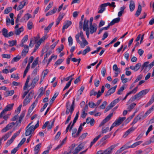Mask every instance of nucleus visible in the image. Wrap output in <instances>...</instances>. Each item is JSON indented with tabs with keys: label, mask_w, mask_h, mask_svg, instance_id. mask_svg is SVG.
Wrapping results in <instances>:
<instances>
[{
	"label": "nucleus",
	"mask_w": 154,
	"mask_h": 154,
	"mask_svg": "<svg viewBox=\"0 0 154 154\" xmlns=\"http://www.w3.org/2000/svg\"><path fill=\"white\" fill-rule=\"evenodd\" d=\"M24 49L23 50L22 52V55L23 56H25L28 53L29 51V49L27 45L24 46Z\"/></svg>",
	"instance_id": "nucleus-30"
},
{
	"label": "nucleus",
	"mask_w": 154,
	"mask_h": 154,
	"mask_svg": "<svg viewBox=\"0 0 154 154\" xmlns=\"http://www.w3.org/2000/svg\"><path fill=\"white\" fill-rule=\"evenodd\" d=\"M101 136V134H100L95 137L91 142L90 147H91L98 140V139Z\"/></svg>",
	"instance_id": "nucleus-41"
},
{
	"label": "nucleus",
	"mask_w": 154,
	"mask_h": 154,
	"mask_svg": "<svg viewBox=\"0 0 154 154\" xmlns=\"http://www.w3.org/2000/svg\"><path fill=\"white\" fill-rule=\"evenodd\" d=\"M14 93V91L13 90L11 91H7L5 94V95L6 97L12 96Z\"/></svg>",
	"instance_id": "nucleus-40"
},
{
	"label": "nucleus",
	"mask_w": 154,
	"mask_h": 154,
	"mask_svg": "<svg viewBox=\"0 0 154 154\" xmlns=\"http://www.w3.org/2000/svg\"><path fill=\"white\" fill-rule=\"evenodd\" d=\"M109 129V126L103 127L101 129V133L102 134H105L107 132Z\"/></svg>",
	"instance_id": "nucleus-43"
},
{
	"label": "nucleus",
	"mask_w": 154,
	"mask_h": 154,
	"mask_svg": "<svg viewBox=\"0 0 154 154\" xmlns=\"http://www.w3.org/2000/svg\"><path fill=\"white\" fill-rule=\"evenodd\" d=\"M126 8V7L123 6L121 7L120 9V11L118 12V16L119 17H120L122 16V14L124 12V10Z\"/></svg>",
	"instance_id": "nucleus-39"
},
{
	"label": "nucleus",
	"mask_w": 154,
	"mask_h": 154,
	"mask_svg": "<svg viewBox=\"0 0 154 154\" xmlns=\"http://www.w3.org/2000/svg\"><path fill=\"white\" fill-rule=\"evenodd\" d=\"M38 57H37L31 65V68H34L38 64Z\"/></svg>",
	"instance_id": "nucleus-42"
},
{
	"label": "nucleus",
	"mask_w": 154,
	"mask_h": 154,
	"mask_svg": "<svg viewBox=\"0 0 154 154\" xmlns=\"http://www.w3.org/2000/svg\"><path fill=\"white\" fill-rule=\"evenodd\" d=\"M84 144L83 143L80 144L75 149L73 154H77L83 148Z\"/></svg>",
	"instance_id": "nucleus-10"
},
{
	"label": "nucleus",
	"mask_w": 154,
	"mask_h": 154,
	"mask_svg": "<svg viewBox=\"0 0 154 154\" xmlns=\"http://www.w3.org/2000/svg\"><path fill=\"white\" fill-rule=\"evenodd\" d=\"M30 66H29V64H28L24 72L23 75V77H24L26 76L27 73L28 72Z\"/></svg>",
	"instance_id": "nucleus-57"
},
{
	"label": "nucleus",
	"mask_w": 154,
	"mask_h": 154,
	"mask_svg": "<svg viewBox=\"0 0 154 154\" xmlns=\"http://www.w3.org/2000/svg\"><path fill=\"white\" fill-rule=\"evenodd\" d=\"M136 128L134 127H131L128 129L124 134L123 135L124 138H125L127 137L131 132L134 131Z\"/></svg>",
	"instance_id": "nucleus-19"
},
{
	"label": "nucleus",
	"mask_w": 154,
	"mask_h": 154,
	"mask_svg": "<svg viewBox=\"0 0 154 154\" xmlns=\"http://www.w3.org/2000/svg\"><path fill=\"white\" fill-rule=\"evenodd\" d=\"M107 105V102L106 101H104L103 102L102 104L99 107V108L101 109H104Z\"/></svg>",
	"instance_id": "nucleus-61"
},
{
	"label": "nucleus",
	"mask_w": 154,
	"mask_h": 154,
	"mask_svg": "<svg viewBox=\"0 0 154 154\" xmlns=\"http://www.w3.org/2000/svg\"><path fill=\"white\" fill-rule=\"evenodd\" d=\"M57 56L56 55H54V54L52 55L51 57L48 60L47 65H48L49 64L52 59H54L55 60L57 59Z\"/></svg>",
	"instance_id": "nucleus-58"
},
{
	"label": "nucleus",
	"mask_w": 154,
	"mask_h": 154,
	"mask_svg": "<svg viewBox=\"0 0 154 154\" xmlns=\"http://www.w3.org/2000/svg\"><path fill=\"white\" fill-rule=\"evenodd\" d=\"M120 20V18L119 17L113 19L109 23L111 25H112L116 23L119 22Z\"/></svg>",
	"instance_id": "nucleus-38"
},
{
	"label": "nucleus",
	"mask_w": 154,
	"mask_h": 154,
	"mask_svg": "<svg viewBox=\"0 0 154 154\" xmlns=\"http://www.w3.org/2000/svg\"><path fill=\"white\" fill-rule=\"evenodd\" d=\"M141 6L140 5H139L138 7L137 10L135 14V15L137 17H138L141 13Z\"/></svg>",
	"instance_id": "nucleus-44"
},
{
	"label": "nucleus",
	"mask_w": 154,
	"mask_h": 154,
	"mask_svg": "<svg viewBox=\"0 0 154 154\" xmlns=\"http://www.w3.org/2000/svg\"><path fill=\"white\" fill-rule=\"evenodd\" d=\"M14 104H10L7 105L3 110L6 113L7 111L11 110L14 106Z\"/></svg>",
	"instance_id": "nucleus-20"
},
{
	"label": "nucleus",
	"mask_w": 154,
	"mask_h": 154,
	"mask_svg": "<svg viewBox=\"0 0 154 154\" xmlns=\"http://www.w3.org/2000/svg\"><path fill=\"white\" fill-rule=\"evenodd\" d=\"M110 135L109 134H107L105 135L103 137H102L100 140V142H103V143L100 145V146H103L106 144V142L104 141L107 138H109L110 137Z\"/></svg>",
	"instance_id": "nucleus-27"
},
{
	"label": "nucleus",
	"mask_w": 154,
	"mask_h": 154,
	"mask_svg": "<svg viewBox=\"0 0 154 154\" xmlns=\"http://www.w3.org/2000/svg\"><path fill=\"white\" fill-rule=\"evenodd\" d=\"M9 44V46L11 47L17 44V41L16 40H13L11 41H9L8 42Z\"/></svg>",
	"instance_id": "nucleus-55"
},
{
	"label": "nucleus",
	"mask_w": 154,
	"mask_h": 154,
	"mask_svg": "<svg viewBox=\"0 0 154 154\" xmlns=\"http://www.w3.org/2000/svg\"><path fill=\"white\" fill-rule=\"evenodd\" d=\"M21 56L17 55L16 57H14L12 60V62H16L18 61L21 58Z\"/></svg>",
	"instance_id": "nucleus-52"
},
{
	"label": "nucleus",
	"mask_w": 154,
	"mask_h": 154,
	"mask_svg": "<svg viewBox=\"0 0 154 154\" xmlns=\"http://www.w3.org/2000/svg\"><path fill=\"white\" fill-rule=\"evenodd\" d=\"M74 99L72 103V104L70 106V102L68 101L67 102L66 104V114H68L69 113H70L71 115H72L73 110H74Z\"/></svg>",
	"instance_id": "nucleus-2"
},
{
	"label": "nucleus",
	"mask_w": 154,
	"mask_h": 154,
	"mask_svg": "<svg viewBox=\"0 0 154 154\" xmlns=\"http://www.w3.org/2000/svg\"><path fill=\"white\" fill-rule=\"evenodd\" d=\"M30 94H29L28 96H27L26 98L24 100L23 103V106H26L27 104H28L30 102V100L31 98H30Z\"/></svg>",
	"instance_id": "nucleus-22"
},
{
	"label": "nucleus",
	"mask_w": 154,
	"mask_h": 154,
	"mask_svg": "<svg viewBox=\"0 0 154 154\" xmlns=\"http://www.w3.org/2000/svg\"><path fill=\"white\" fill-rule=\"evenodd\" d=\"M77 39L78 40L77 41V42L80 45V47L82 48H84L85 46L87 45L88 44V42L85 39L82 40V41H80L79 39H78V38Z\"/></svg>",
	"instance_id": "nucleus-7"
},
{
	"label": "nucleus",
	"mask_w": 154,
	"mask_h": 154,
	"mask_svg": "<svg viewBox=\"0 0 154 154\" xmlns=\"http://www.w3.org/2000/svg\"><path fill=\"white\" fill-rule=\"evenodd\" d=\"M76 131L77 129L75 128H73L72 130V135L73 137H78L77 133L76 134H75Z\"/></svg>",
	"instance_id": "nucleus-47"
},
{
	"label": "nucleus",
	"mask_w": 154,
	"mask_h": 154,
	"mask_svg": "<svg viewBox=\"0 0 154 154\" xmlns=\"http://www.w3.org/2000/svg\"><path fill=\"white\" fill-rule=\"evenodd\" d=\"M149 89H147L141 91L136 95L139 100L140 99L149 91Z\"/></svg>",
	"instance_id": "nucleus-4"
},
{
	"label": "nucleus",
	"mask_w": 154,
	"mask_h": 154,
	"mask_svg": "<svg viewBox=\"0 0 154 154\" xmlns=\"http://www.w3.org/2000/svg\"><path fill=\"white\" fill-rule=\"evenodd\" d=\"M23 30V27H21L20 28L15 30V33L16 35H19Z\"/></svg>",
	"instance_id": "nucleus-45"
},
{
	"label": "nucleus",
	"mask_w": 154,
	"mask_h": 154,
	"mask_svg": "<svg viewBox=\"0 0 154 154\" xmlns=\"http://www.w3.org/2000/svg\"><path fill=\"white\" fill-rule=\"evenodd\" d=\"M63 60L62 59H60L58 60L54 64V65L57 67L59 65H60L63 61Z\"/></svg>",
	"instance_id": "nucleus-53"
},
{
	"label": "nucleus",
	"mask_w": 154,
	"mask_h": 154,
	"mask_svg": "<svg viewBox=\"0 0 154 154\" xmlns=\"http://www.w3.org/2000/svg\"><path fill=\"white\" fill-rule=\"evenodd\" d=\"M117 146V144L112 145L103 151L104 154H111L112 152V150Z\"/></svg>",
	"instance_id": "nucleus-6"
},
{
	"label": "nucleus",
	"mask_w": 154,
	"mask_h": 154,
	"mask_svg": "<svg viewBox=\"0 0 154 154\" xmlns=\"http://www.w3.org/2000/svg\"><path fill=\"white\" fill-rule=\"evenodd\" d=\"M3 35L5 37L7 38L8 34V31L5 28H3L2 30Z\"/></svg>",
	"instance_id": "nucleus-54"
},
{
	"label": "nucleus",
	"mask_w": 154,
	"mask_h": 154,
	"mask_svg": "<svg viewBox=\"0 0 154 154\" xmlns=\"http://www.w3.org/2000/svg\"><path fill=\"white\" fill-rule=\"evenodd\" d=\"M29 79H30V76H28L27 77V79L26 80V82H25V85L23 87V89L24 90H26L27 88H28L30 87L29 85H28V83L29 82Z\"/></svg>",
	"instance_id": "nucleus-35"
},
{
	"label": "nucleus",
	"mask_w": 154,
	"mask_h": 154,
	"mask_svg": "<svg viewBox=\"0 0 154 154\" xmlns=\"http://www.w3.org/2000/svg\"><path fill=\"white\" fill-rule=\"evenodd\" d=\"M14 14L13 13H11L9 14V16L11 18V23L12 25H14Z\"/></svg>",
	"instance_id": "nucleus-56"
},
{
	"label": "nucleus",
	"mask_w": 154,
	"mask_h": 154,
	"mask_svg": "<svg viewBox=\"0 0 154 154\" xmlns=\"http://www.w3.org/2000/svg\"><path fill=\"white\" fill-rule=\"evenodd\" d=\"M143 142L142 141H139L137 142H136L133 143L131 145L129 146L128 147V148H134L137 146L138 145H140L141 143Z\"/></svg>",
	"instance_id": "nucleus-37"
},
{
	"label": "nucleus",
	"mask_w": 154,
	"mask_h": 154,
	"mask_svg": "<svg viewBox=\"0 0 154 154\" xmlns=\"http://www.w3.org/2000/svg\"><path fill=\"white\" fill-rule=\"evenodd\" d=\"M154 110V105H152L145 113L146 115L147 116L152 111Z\"/></svg>",
	"instance_id": "nucleus-46"
},
{
	"label": "nucleus",
	"mask_w": 154,
	"mask_h": 154,
	"mask_svg": "<svg viewBox=\"0 0 154 154\" xmlns=\"http://www.w3.org/2000/svg\"><path fill=\"white\" fill-rule=\"evenodd\" d=\"M135 4L134 2L132 0H131L130 1V5L129 8L130 11H133L134 9L135 8Z\"/></svg>",
	"instance_id": "nucleus-21"
},
{
	"label": "nucleus",
	"mask_w": 154,
	"mask_h": 154,
	"mask_svg": "<svg viewBox=\"0 0 154 154\" xmlns=\"http://www.w3.org/2000/svg\"><path fill=\"white\" fill-rule=\"evenodd\" d=\"M125 75L124 74H123L121 78L122 82L124 84L126 83L128 81V79L125 78Z\"/></svg>",
	"instance_id": "nucleus-51"
},
{
	"label": "nucleus",
	"mask_w": 154,
	"mask_h": 154,
	"mask_svg": "<svg viewBox=\"0 0 154 154\" xmlns=\"http://www.w3.org/2000/svg\"><path fill=\"white\" fill-rule=\"evenodd\" d=\"M21 131V129L20 128L17 132L14 134L10 140L7 141V145L8 146L10 145L13 142L15 138L19 134Z\"/></svg>",
	"instance_id": "nucleus-3"
},
{
	"label": "nucleus",
	"mask_w": 154,
	"mask_h": 154,
	"mask_svg": "<svg viewBox=\"0 0 154 154\" xmlns=\"http://www.w3.org/2000/svg\"><path fill=\"white\" fill-rule=\"evenodd\" d=\"M141 64L140 63H137L135 66H130V68L131 70L134 71H137L140 68Z\"/></svg>",
	"instance_id": "nucleus-14"
},
{
	"label": "nucleus",
	"mask_w": 154,
	"mask_h": 154,
	"mask_svg": "<svg viewBox=\"0 0 154 154\" xmlns=\"http://www.w3.org/2000/svg\"><path fill=\"white\" fill-rule=\"evenodd\" d=\"M91 49L89 46H87L86 48L83 50L82 52V55H85L87 53L90 51Z\"/></svg>",
	"instance_id": "nucleus-50"
},
{
	"label": "nucleus",
	"mask_w": 154,
	"mask_h": 154,
	"mask_svg": "<svg viewBox=\"0 0 154 154\" xmlns=\"http://www.w3.org/2000/svg\"><path fill=\"white\" fill-rule=\"evenodd\" d=\"M105 90V87L104 86L102 87L101 89V91L100 90L98 92H97V97L98 98L104 92Z\"/></svg>",
	"instance_id": "nucleus-34"
},
{
	"label": "nucleus",
	"mask_w": 154,
	"mask_h": 154,
	"mask_svg": "<svg viewBox=\"0 0 154 154\" xmlns=\"http://www.w3.org/2000/svg\"><path fill=\"white\" fill-rule=\"evenodd\" d=\"M104 6L103 4L100 5V8L98 11V13H102L105 10V7Z\"/></svg>",
	"instance_id": "nucleus-49"
},
{
	"label": "nucleus",
	"mask_w": 154,
	"mask_h": 154,
	"mask_svg": "<svg viewBox=\"0 0 154 154\" xmlns=\"http://www.w3.org/2000/svg\"><path fill=\"white\" fill-rule=\"evenodd\" d=\"M28 3V1L27 0H25L22 2H21L20 5L17 8V10L19 11L21 9L23 8Z\"/></svg>",
	"instance_id": "nucleus-11"
},
{
	"label": "nucleus",
	"mask_w": 154,
	"mask_h": 154,
	"mask_svg": "<svg viewBox=\"0 0 154 154\" xmlns=\"http://www.w3.org/2000/svg\"><path fill=\"white\" fill-rule=\"evenodd\" d=\"M45 91V89L43 87H41L39 90V91L40 92L39 94L38 95V97H41L42 95L44 93V91Z\"/></svg>",
	"instance_id": "nucleus-48"
},
{
	"label": "nucleus",
	"mask_w": 154,
	"mask_h": 154,
	"mask_svg": "<svg viewBox=\"0 0 154 154\" xmlns=\"http://www.w3.org/2000/svg\"><path fill=\"white\" fill-rule=\"evenodd\" d=\"M32 123V122H31L29 123L28 126L26 127V130L25 133V135L26 136L30 135V137H31L32 134L34 132L35 130L39 126V121L38 119L37 120V123L35 126L32 125L29 127V126Z\"/></svg>",
	"instance_id": "nucleus-1"
},
{
	"label": "nucleus",
	"mask_w": 154,
	"mask_h": 154,
	"mask_svg": "<svg viewBox=\"0 0 154 154\" xmlns=\"http://www.w3.org/2000/svg\"><path fill=\"white\" fill-rule=\"evenodd\" d=\"M27 28L29 29H31L33 27V23L32 22L30 21H29L27 23Z\"/></svg>",
	"instance_id": "nucleus-63"
},
{
	"label": "nucleus",
	"mask_w": 154,
	"mask_h": 154,
	"mask_svg": "<svg viewBox=\"0 0 154 154\" xmlns=\"http://www.w3.org/2000/svg\"><path fill=\"white\" fill-rule=\"evenodd\" d=\"M11 132H9L5 134L4 136H3L2 138L0 139V140L1 142L3 140H4V141L6 140L10 136L11 134Z\"/></svg>",
	"instance_id": "nucleus-28"
},
{
	"label": "nucleus",
	"mask_w": 154,
	"mask_h": 154,
	"mask_svg": "<svg viewBox=\"0 0 154 154\" xmlns=\"http://www.w3.org/2000/svg\"><path fill=\"white\" fill-rule=\"evenodd\" d=\"M72 24L70 21H67L65 22V24L63 25L62 29V32H63L65 29H67Z\"/></svg>",
	"instance_id": "nucleus-18"
},
{
	"label": "nucleus",
	"mask_w": 154,
	"mask_h": 154,
	"mask_svg": "<svg viewBox=\"0 0 154 154\" xmlns=\"http://www.w3.org/2000/svg\"><path fill=\"white\" fill-rule=\"evenodd\" d=\"M137 116L138 119H139V120H140L144 119L147 116H146V114L145 113L144 115L143 114H140L138 115Z\"/></svg>",
	"instance_id": "nucleus-59"
},
{
	"label": "nucleus",
	"mask_w": 154,
	"mask_h": 154,
	"mask_svg": "<svg viewBox=\"0 0 154 154\" xmlns=\"http://www.w3.org/2000/svg\"><path fill=\"white\" fill-rule=\"evenodd\" d=\"M154 102V99L151 97L149 101L147 103L145 106V107H147L152 104Z\"/></svg>",
	"instance_id": "nucleus-64"
},
{
	"label": "nucleus",
	"mask_w": 154,
	"mask_h": 154,
	"mask_svg": "<svg viewBox=\"0 0 154 154\" xmlns=\"http://www.w3.org/2000/svg\"><path fill=\"white\" fill-rule=\"evenodd\" d=\"M136 105V104L135 103H132L128 106L127 109H128V111H130L131 109L134 107Z\"/></svg>",
	"instance_id": "nucleus-62"
},
{
	"label": "nucleus",
	"mask_w": 154,
	"mask_h": 154,
	"mask_svg": "<svg viewBox=\"0 0 154 154\" xmlns=\"http://www.w3.org/2000/svg\"><path fill=\"white\" fill-rule=\"evenodd\" d=\"M88 20L85 19L83 22V25L82 26V27L84 30L85 31L86 30H89L88 26Z\"/></svg>",
	"instance_id": "nucleus-12"
},
{
	"label": "nucleus",
	"mask_w": 154,
	"mask_h": 154,
	"mask_svg": "<svg viewBox=\"0 0 154 154\" xmlns=\"http://www.w3.org/2000/svg\"><path fill=\"white\" fill-rule=\"evenodd\" d=\"M12 10V8L11 7L7 8L4 11V13L5 14H7Z\"/></svg>",
	"instance_id": "nucleus-60"
},
{
	"label": "nucleus",
	"mask_w": 154,
	"mask_h": 154,
	"mask_svg": "<svg viewBox=\"0 0 154 154\" xmlns=\"http://www.w3.org/2000/svg\"><path fill=\"white\" fill-rule=\"evenodd\" d=\"M94 120L93 119L88 118L86 119V122L87 124H89L91 126L94 125Z\"/></svg>",
	"instance_id": "nucleus-26"
},
{
	"label": "nucleus",
	"mask_w": 154,
	"mask_h": 154,
	"mask_svg": "<svg viewBox=\"0 0 154 154\" xmlns=\"http://www.w3.org/2000/svg\"><path fill=\"white\" fill-rule=\"evenodd\" d=\"M112 116V113H111L109 114L105 119H104L103 120L100 124L99 125V126L100 127L104 125L106 122H107L110 119Z\"/></svg>",
	"instance_id": "nucleus-9"
},
{
	"label": "nucleus",
	"mask_w": 154,
	"mask_h": 154,
	"mask_svg": "<svg viewBox=\"0 0 154 154\" xmlns=\"http://www.w3.org/2000/svg\"><path fill=\"white\" fill-rule=\"evenodd\" d=\"M117 87V86L115 85L109 89L106 93L105 96L107 97L114 93Z\"/></svg>",
	"instance_id": "nucleus-15"
},
{
	"label": "nucleus",
	"mask_w": 154,
	"mask_h": 154,
	"mask_svg": "<svg viewBox=\"0 0 154 154\" xmlns=\"http://www.w3.org/2000/svg\"><path fill=\"white\" fill-rule=\"evenodd\" d=\"M125 119L126 117H120L116 120L114 122L116 125L117 126H118L120 125L121 123Z\"/></svg>",
	"instance_id": "nucleus-13"
},
{
	"label": "nucleus",
	"mask_w": 154,
	"mask_h": 154,
	"mask_svg": "<svg viewBox=\"0 0 154 154\" xmlns=\"http://www.w3.org/2000/svg\"><path fill=\"white\" fill-rule=\"evenodd\" d=\"M79 117V112H78L75 115V116L74 118V119L73 120V123L72 124L71 127L70 128V130L72 129V128L74 124L76 122V121L78 119Z\"/></svg>",
	"instance_id": "nucleus-36"
},
{
	"label": "nucleus",
	"mask_w": 154,
	"mask_h": 154,
	"mask_svg": "<svg viewBox=\"0 0 154 154\" xmlns=\"http://www.w3.org/2000/svg\"><path fill=\"white\" fill-rule=\"evenodd\" d=\"M138 90V86H136L135 88L132 91L128 92L125 95V97L123 99V100H125L127 98L128 96L130 94H135Z\"/></svg>",
	"instance_id": "nucleus-16"
},
{
	"label": "nucleus",
	"mask_w": 154,
	"mask_h": 154,
	"mask_svg": "<svg viewBox=\"0 0 154 154\" xmlns=\"http://www.w3.org/2000/svg\"><path fill=\"white\" fill-rule=\"evenodd\" d=\"M97 27V25L95 23L90 25L89 29L91 34H92L96 32Z\"/></svg>",
	"instance_id": "nucleus-8"
},
{
	"label": "nucleus",
	"mask_w": 154,
	"mask_h": 154,
	"mask_svg": "<svg viewBox=\"0 0 154 154\" xmlns=\"http://www.w3.org/2000/svg\"><path fill=\"white\" fill-rule=\"evenodd\" d=\"M37 101L35 100V101H34L33 103L32 104V105L30 107L29 109V112L31 113L33 109L35 108V107L36 104H37Z\"/></svg>",
	"instance_id": "nucleus-32"
},
{
	"label": "nucleus",
	"mask_w": 154,
	"mask_h": 154,
	"mask_svg": "<svg viewBox=\"0 0 154 154\" xmlns=\"http://www.w3.org/2000/svg\"><path fill=\"white\" fill-rule=\"evenodd\" d=\"M47 38V36L46 35H45L43 36L39 40L37 41L36 42H34L36 43V45L35 46L36 49H37L41 44V43L42 42H43Z\"/></svg>",
	"instance_id": "nucleus-5"
},
{
	"label": "nucleus",
	"mask_w": 154,
	"mask_h": 154,
	"mask_svg": "<svg viewBox=\"0 0 154 154\" xmlns=\"http://www.w3.org/2000/svg\"><path fill=\"white\" fill-rule=\"evenodd\" d=\"M149 62L148 61L144 63L142 66V70H144L146 71L147 68L149 69Z\"/></svg>",
	"instance_id": "nucleus-31"
},
{
	"label": "nucleus",
	"mask_w": 154,
	"mask_h": 154,
	"mask_svg": "<svg viewBox=\"0 0 154 154\" xmlns=\"http://www.w3.org/2000/svg\"><path fill=\"white\" fill-rule=\"evenodd\" d=\"M41 146V143H39L36 145L34 149V154H38L40 148Z\"/></svg>",
	"instance_id": "nucleus-29"
},
{
	"label": "nucleus",
	"mask_w": 154,
	"mask_h": 154,
	"mask_svg": "<svg viewBox=\"0 0 154 154\" xmlns=\"http://www.w3.org/2000/svg\"><path fill=\"white\" fill-rule=\"evenodd\" d=\"M57 10V8L56 7H55L54 8L53 10L48 12L46 14V16H48L49 15H52L55 13Z\"/></svg>",
	"instance_id": "nucleus-33"
},
{
	"label": "nucleus",
	"mask_w": 154,
	"mask_h": 154,
	"mask_svg": "<svg viewBox=\"0 0 154 154\" xmlns=\"http://www.w3.org/2000/svg\"><path fill=\"white\" fill-rule=\"evenodd\" d=\"M81 38V39L82 40L85 39L84 37V35L82 32L80 31V32L78 33L75 36V38L76 41H77V38H78V39H79V37Z\"/></svg>",
	"instance_id": "nucleus-24"
},
{
	"label": "nucleus",
	"mask_w": 154,
	"mask_h": 154,
	"mask_svg": "<svg viewBox=\"0 0 154 154\" xmlns=\"http://www.w3.org/2000/svg\"><path fill=\"white\" fill-rule=\"evenodd\" d=\"M39 79V75L37 76L34 79L30 85L31 88H33L34 87L36 83L38 81Z\"/></svg>",
	"instance_id": "nucleus-23"
},
{
	"label": "nucleus",
	"mask_w": 154,
	"mask_h": 154,
	"mask_svg": "<svg viewBox=\"0 0 154 154\" xmlns=\"http://www.w3.org/2000/svg\"><path fill=\"white\" fill-rule=\"evenodd\" d=\"M32 17V16L29 13H27L25 14L22 18L21 19L20 21L22 22H26L29 18Z\"/></svg>",
	"instance_id": "nucleus-17"
},
{
	"label": "nucleus",
	"mask_w": 154,
	"mask_h": 154,
	"mask_svg": "<svg viewBox=\"0 0 154 154\" xmlns=\"http://www.w3.org/2000/svg\"><path fill=\"white\" fill-rule=\"evenodd\" d=\"M137 99L139 100L138 97H137L136 94L134 96L132 97L127 102V105H128L131 103V102L134 101L135 100Z\"/></svg>",
	"instance_id": "nucleus-25"
}]
</instances>
